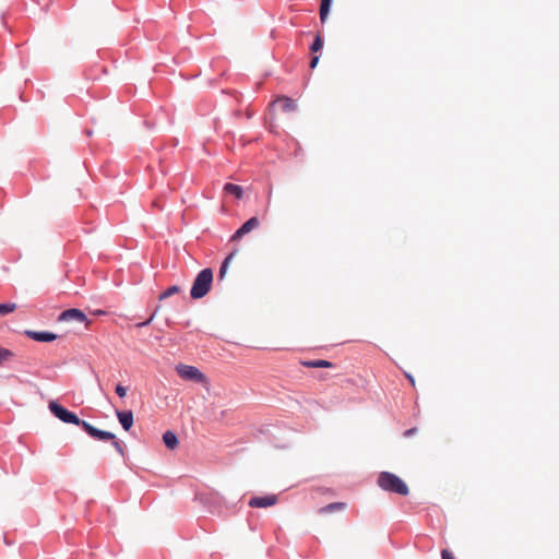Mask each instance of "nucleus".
Instances as JSON below:
<instances>
[{
  "instance_id": "6e6552de",
  "label": "nucleus",
  "mask_w": 559,
  "mask_h": 559,
  "mask_svg": "<svg viewBox=\"0 0 559 559\" xmlns=\"http://www.w3.org/2000/svg\"><path fill=\"white\" fill-rule=\"evenodd\" d=\"M260 221L258 217L253 216L249 218L246 223L241 225V227L233 235L231 240H238L246 234L250 233L254 228L259 227Z\"/></svg>"
},
{
  "instance_id": "f3484780",
  "label": "nucleus",
  "mask_w": 559,
  "mask_h": 559,
  "mask_svg": "<svg viewBox=\"0 0 559 559\" xmlns=\"http://www.w3.org/2000/svg\"><path fill=\"white\" fill-rule=\"evenodd\" d=\"M331 2H332V0H321L320 20H321L322 23H324L326 17H328V14H329V11H330V7H331Z\"/></svg>"
},
{
  "instance_id": "ddd939ff",
  "label": "nucleus",
  "mask_w": 559,
  "mask_h": 559,
  "mask_svg": "<svg viewBox=\"0 0 559 559\" xmlns=\"http://www.w3.org/2000/svg\"><path fill=\"white\" fill-rule=\"evenodd\" d=\"M301 365L307 368H331L333 364L328 360L317 359V360H304Z\"/></svg>"
},
{
  "instance_id": "bb28decb",
  "label": "nucleus",
  "mask_w": 559,
  "mask_h": 559,
  "mask_svg": "<svg viewBox=\"0 0 559 559\" xmlns=\"http://www.w3.org/2000/svg\"><path fill=\"white\" fill-rule=\"evenodd\" d=\"M405 376L409 380L412 386H415V380H414L413 376H411L409 373H405Z\"/></svg>"
},
{
  "instance_id": "f257e3e1",
  "label": "nucleus",
  "mask_w": 559,
  "mask_h": 559,
  "mask_svg": "<svg viewBox=\"0 0 559 559\" xmlns=\"http://www.w3.org/2000/svg\"><path fill=\"white\" fill-rule=\"evenodd\" d=\"M213 284V271L210 267L203 269L193 281L190 296L192 299L203 298L211 290Z\"/></svg>"
},
{
  "instance_id": "423d86ee",
  "label": "nucleus",
  "mask_w": 559,
  "mask_h": 559,
  "mask_svg": "<svg viewBox=\"0 0 559 559\" xmlns=\"http://www.w3.org/2000/svg\"><path fill=\"white\" fill-rule=\"evenodd\" d=\"M79 321L85 323L86 326L91 324V321L86 318L85 313L79 309H68L60 313L59 321Z\"/></svg>"
},
{
  "instance_id": "5701e85b",
  "label": "nucleus",
  "mask_w": 559,
  "mask_h": 559,
  "mask_svg": "<svg viewBox=\"0 0 559 559\" xmlns=\"http://www.w3.org/2000/svg\"><path fill=\"white\" fill-rule=\"evenodd\" d=\"M116 393L118 394L119 397H124L127 395V389L121 384H117Z\"/></svg>"
},
{
  "instance_id": "9b49d317",
  "label": "nucleus",
  "mask_w": 559,
  "mask_h": 559,
  "mask_svg": "<svg viewBox=\"0 0 559 559\" xmlns=\"http://www.w3.org/2000/svg\"><path fill=\"white\" fill-rule=\"evenodd\" d=\"M116 415L123 429L129 431L133 426V413L131 411H117Z\"/></svg>"
},
{
  "instance_id": "7ed1b4c3",
  "label": "nucleus",
  "mask_w": 559,
  "mask_h": 559,
  "mask_svg": "<svg viewBox=\"0 0 559 559\" xmlns=\"http://www.w3.org/2000/svg\"><path fill=\"white\" fill-rule=\"evenodd\" d=\"M176 371L183 380L201 383L205 386L209 385V379L206 376L194 366L179 364L176 366Z\"/></svg>"
},
{
  "instance_id": "6ab92c4d",
  "label": "nucleus",
  "mask_w": 559,
  "mask_h": 559,
  "mask_svg": "<svg viewBox=\"0 0 559 559\" xmlns=\"http://www.w3.org/2000/svg\"><path fill=\"white\" fill-rule=\"evenodd\" d=\"M323 47V38L320 34H318L310 47L311 52H318Z\"/></svg>"
},
{
  "instance_id": "412c9836",
  "label": "nucleus",
  "mask_w": 559,
  "mask_h": 559,
  "mask_svg": "<svg viewBox=\"0 0 559 559\" xmlns=\"http://www.w3.org/2000/svg\"><path fill=\"white\" fill-rule=\"evenodd\" d=\"M13 356V353L7 348L0 347V364L9 360Z\"/></svg>"
},
{
  "instance_id": "4468645a",
  "label": "nucleus",
  "mask_w": 559,
  "mask_h": 559,
  "mask_svg": "<svg viewBox=\"0 0 559 559\" xmlns=\"http://www.w3.org/2000/svg\"><path fill=\"white\" fill-rule=\"evenodd\" d=\"M163 441H164L165 445L171 450L176 449L179 443L177 436L170 430L166 431L163 435Z\"/></svg>"
},
{
  "instance_id": "4be33fe9",
  "label": "nucleus",
  "mask_w": 559,
  "mask_h": 559,
  "mask_svg": "<svg viewBox=\"0 0 559 559\" xmlns=\"http://www.w3.org/2000/svg\"><path fill=\"white\" fill-rule=\"evenodd\" d=\"M112 442V445L114 448L116 449V451L121 455L123 456L124 455V450H123V445L120 441H118L116 438L114 440H110Z\"/></svg>"
},
{
  "instance_id": "b1692460",
  "label": "nucleus",
  "mask_w": 559,
  "mask_h": 559,
  "mask_svg": "<svg viewBox=\"0 0 559 559\" xmlns=\"http://www.w3.org/2000/svg\"><path fill=\"white\" fill-rule=\"evenodd\" d=\"M158 309H159V307L156 308L154 313L146 321H143L142 323H139L138 326H145V325L150 324L153 321V319H154L155 314L157 313Z\"/></svg>"
},
{
  "instance_id": "393cba45",
  "label": "nucleus",
  "mask_w": 559,
  "mask_h": 559,
  "mask_svg": "<svg viewBox=\"0 0 559 559\" xmlns=\"http://www.w3.org/2000/svg\"><path fill=\"white\" fill-rule=\"evenodd\" d=\"M441 556L442 559H455L448 549H443Z\"/></svg>"
},
{
  "instance_id": "a878e982",
  "label": "nucleus",
  "mask_w": 559,
  "mask_h": 559,
  "mask_svg": "<svg viewBox=\"0 0 559 559\" xmlns=\"http://www.w3.org/2000/svg\"><path fill=\"white\" fill-rule=\"evenodd\" d=\"M318 62H319V56L312 57V59L310 60V68L314 69L317 67Z\"/></svg>"
},
{
  "instance_id": "39448f33",
  "label": "nucleus",
  "mask_w": 559,
  "mask_h": 559,
  "mask_svg": "<svg viewBox=\"0 0 559 559\" xmlns=\"http://www.w3.org/2000/svg\"><path fill=\"white\" fill-rule=\"evenodd\" d=\"M81 427L83 428V430L86 433H88L94 439L102 440V441H108V440H114L115 439V435L114 433H111L109 431L97 429L93 425H91L90 423H87L85 420L82 421V426Z\"/></svg>"
},
{
  "instance_id": "dca6fc26",
  "label": "nucleus",
  "mask_w": 559,
  "mask_h": 559,
  "mask_svg": "<svg viewBox=\"0 0 559 559\" xmlns=\"http://www.w3.org/2000/svg\"><path fill=\"white\" fill-rule=\"evenodd\" d=\"M346 504L344 502H333L320 509V513H328L333 511L344 510Z\"/></svg>"
},
{
  "instance_id": "20e7f679",
  "label": "nucleus",
  "mask_w": 559,
  "mask_h": 559,
  "mask_svg": "<svg viewBox=\"0 0 559 559\" xmlns=\"http://www.w3.org/2000/svg\"><path fill=\"white\" fill-rule=\"evenodd\" d=\"M49 409L61 421L67 423V424L82 426L83 420H81L74 413L66 409L63 406H61L57 402H55V401L49 402Z\"/></svg>"
},
{
  "instance_id": "2eb2a0df",
  "label": "nucleus",
  "mask_w": 559,
  "mask_h": 559,
  "mask_svg": "<svg viewBox=\"0 0 559 559\" xmlns=\"http://www.w3.org/2000/svg\"><path fill=\"white\" fill-rule=\"evenodd\" d=\"M224 191L226 193L235 195L237 199H241L243 194V190L240 186L234 183H226L224 186Z\"/></svg>"
},
{
  "instance_id": "1a4fd4ad",
  "label": "nucleus",
  "mask_w": 559,
  "mask_h": 559,
  "mask_svg": "<svg viewBox=\"0 0 559 559\" xmlns=\"http://www.w3.org/2000/svg\"><path fill=\"white\" fill-rule=\"evenodd\" d=\"M272 106H278L284 112H293L297 109L296 102L287 96L278 97L272 103Z\"/></svg>"
},
{
  "instance_id": "a211bd4d",
  "label": "nucleus",
  "mask_w": 559,
  "mask_h": 559,
  "mask_svg": "<svg viewBox=\"0 0 559 559\" xmlns=\"http://www.w3.org/2000/svg\"><path fill=\"white\" fill-rule=\"evenodd\" d=\"M180 292H181V289L179 286H177V285L170 286L159 295V300H164L173 295L179 294Z\"/></svg>"
},
{
  "instance_id": "0eeeda50",
  "label": "nucleus",
  "mask_w": 559,
  "mask_h": 559,
  "mask_svg": "<svg viewBox=\"0 0 559 559\" xmlns=\"http://www.w3.org/2000/svg\"><path fill=\"white\" fill-rule=\"evenodd\" d=\"M277 502L276 495H269L264 497H252L249 500V506L251 508H269L274 506Z\"/></svg>"
},
{
  "instance_id": "f8f14e48",
  "label": "nucleus",
  "mask_w": 559,
  "mask_h": 559,
  "mask_svg": "<svg viewBox=\"0 0 559 559\" xmlns=\"http://www.w3.org/2000/svg\"><path fill=\"white\" fill-rule=\"evenodd\" d=\"M236 254H237V250L230 252L225 258V260L223 261V263L221 265L219 272H218V281H223L225 278V276L227 274V271H228V267H229V264L231 263V261L234 260Z\"/></svg>"
},
{
  "instance_id": "9d476101",
  "label": "nucleus",
  "mask_w": 559,
  "mask_h": 559,
  "mask_svg": "<svg viewBox=\"0 0 559 559\" xmlns=\"http://www.w3.org/2000/svg\"><path fill=\"white\" fill-rule=\"evenodd\" d=\"M25 334L36 342H52L57 340V334L51 332H37V331H25Z\"/></svg>"
},
{
  "instance_id": "c85d7f7f",
  "label": "nucleus",
  "mask_w": 559,
  "mask_h": 559,
  "mask_svg": "<svg viewBox=\"0 0 559 559\" xmlns=\"http://www.w3.org/2000/svg\"><path fill=\"white\" fill-rule=\"evenodd\" d=\"M96 313H97V314H103V313H104V311L99 310V311H97Z\"/></svg>"
},
{
  "instance_id": "aec40b11",
  "label": "nucleus",
  "mask_w": 559,
  "mask_h": 559,
  "mask_svg": "<svg viewBox=\"0 0 559 559\" xmlns=\"http://www.w3.org/2000/svg\"><path fill=\"white\" fill-rule=\"evenodd\" d=\"M16 309L15 304H0V317L7 316Z\"/></svg>"
},
{
  "instance_id": "cd10ccee",
  "label": "nucleus",
  "mask_w": 559,
  "mask_h": 559,
  "mask_svg": "<svg viewBox=\"0 0 559 559\" xmlns=\"http://www.w3.org/2000/svg\"><path fill=\"white\" fill-rule=\"evenodd\" d=\"M415 431H416V429H415V428H412V429L406 430L404 435H405L406 437H409V436L414 435V433H415Z\"/></svg>"
},
{
  "instance_id": "f03ea898",
  "label": "nucleus",
  "mask_w": 559,
  "mask_h": 559,
  "mask_svg": "<svg viewBox=\"0 0 559 559\" xmlns=\"http://www.w3.org/2000/svg\"><path fill=\"white\" fill-rule=\"evenodd\" d=\"M378 485L385 491L401 496H407L409 492L407 485L400 477L390 472L380 473L378 477Z\"/></svg>"
}]
</instances>
